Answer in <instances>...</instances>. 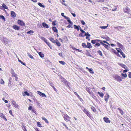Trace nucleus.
I'll return each instance as SVG.
<instances>
[{"instance_id": "obj_1", "label": "nucleus", "mask_w": 131, "mask_h": 131, "mask_svg": "<svg viewBox=\"0 0 131 131\" xmlns=\"http://www.w3.org/2000/svg\"><path fill=\"white\" fill-rule=\"evenodd\" d=\"M1 40L6 45H8V42H10V40H8L6 38H5L3 37L1 38Z\"/></svg>"}, {"instance_id": "obj_2", "label": "nucleus", "mask_w": 131, "mask_h": 131, "mask_svg": "<svg viewBox=\"0 0 131 131\" xmlns=\"http://www.w3.org/2000/svg\"><path fill=\"white\" fill-rule=\"evenodd\" d=\"M63 117L64 119L66 121H70V123H72V122L71 121H70V119H71V118L69 116L66 114H64L63 116Z\"/></svg>"}, {"instance_id": "obj_3", "label": "nucleus", "mask_w": 131, "mask_h": 131, "mask_svg": "<svg viewBox=\"0 0 131 131\" xmlns=\"http://www.w3.org/2000/svg\"><path fill=\"white\" fill-rule=\"evenodd\" d=\"M113 77L115 79L117 80L118 81L120 82L122 81V79L121 77L118 75H114L113 76Z\"/></svg>"}, {"instance_id": "obj_4", "label": "nucleus", "mask_w": 131, "mask_h": 131, "mask_svg": "<svg viewBox=\"0 0 131 131\" xmlns=\"http://www.w3.org/2000/svg\"><path fill=\"white\" fill-rule=\"evenodd\" d=\"M83 111L90 118L91 117V116L89 112L86 108H84V110H83Z\"/></svg>"}, {"instance_id": "obj_5", "label": "nucleus", "mask_w": 131, "mask_h": 131, "mask_svg": "<svg viewBox=\"0 0 131 131\" xmlns=\"http://www.w3.org/2000/svg\"><path fill=\"white\" fill-rule=\"evenodd\" d=\"M124 12L125 13H127V14H129V12L130 11V9L127 6H125L123 8Z\"/></svg>"}, {"instance_id": "obj_6", "label": "nucleus", "mask_w": 131, "mask_h": 131, "mask_svg": "<svg viewBox=\"0 0 131 131\" xmlns=\"http://www.w3.org/2000/svg\"><path fill=\"white\" fill-rule=\"evenodd\" d=\"M17 23L19 25L21 26H25V23L23 21L20 20H18Z\"/></svg>"}, {"instance_id": "obj_7", "label": "nucleus", "mask_w": 131, "mask_h": 131, "mask_svg": "<svg viewBox=\"0 0 131 131\" xmlns=\"http://www.w3.org/2000/svg\"><path fill=\"white\" fill-rule=\"evenodd\" d=\"M37 92L38 94H39L40 96L43 97H46V96L45 94L44 93H42L39 91H37Z\"/></svg>"}, {"instance_id": "obj_8", "label": "nucleus", "mask_w": 131, "mask_h": 131, "mask_svg": "<svg viewBox=\"0 0 131 131\" xmlns=\"http://www.w3.org/2000/svg\"><path fill=\"white\" fill-rule=\"evenodd\" d=\"M103 119L104 121L107 123H109L111 122L110 120H109V119L108 118L104 117Z\"/></svg>"}, {"instance_id": "obj_9", "label": "nucleus", "mask_w": 131, "mask_h": 131, "mask_svg": "<svg viewBox=\"0 0 131 131\" xmlns=\"http://www.w3.org/2000/svg\"><path fill=\"white\" fill-rule=\"evenodd\" d=\"M118 64L120 66L124 68V69H126L127 68V67L123 63H118Z\"/></svg>"}, {"instance_id": "obj_10", "label": "nucleus", "mask_w": 131, "mask_h": 131, "mask_svg": "<svg viewBox=\"0 0 131 131\" xmlns=\"http://www.w3.org/2000/svg\"><path fill=\"white\" fill-rule=\"evenodd\" d=\"M0 117H1V118H3L4 119L5 121H7V119L5 118V116L2 113H0Z\"/></svg>"}, {"instance_id": "obj_11", "label": "nucleus", "mask_w": 131, "mask_h": 131, "mask_svg": "<svg viewBox=\"0 0 131 131\" xmlns=\"http://www.w3.org/2000/svg\"><path fill=\"white\" fill-rule=\"evenodd\" d=\"M109 95L107 93L106 94V95L104 96L105 97V100L106 101V102H107L108 99L109 97Z\"/></svg>"}, {"instance_id": "obj_12", "label": "nucleus", "mask_w": 131, "mask_h": 131, "mask_svg": "<svg viewBox=\"0 0 131 131\" xmlns=\"http://www.w3.org/2000/svg\"><path fill=\"white\" fill-rule=\"evenodd\" d=\"M13 27L14 29L17 30H19L20 29V27L16 25L13 26Z\"/></svg>"}, {"instance_id": "obj_13", "label": "nucleus", "mask_w": 131, "mask_h": 131, "mask_svg": "<svg viewBox=\"0 0 131 131\" xmlns=\"http://www.w3.org/2000/svg\"><path fill=\"white\" fill-rule=\"evenodd\" d=\"M11 73L12 74V77H16V76L17 75L14 72L13 70L12 69L11 70Z\"/></svg>"}, {"instance_id": "obj_14", "label": "nucleus", "mask_w": 131, "mask_h": 131, "mask_svg": "<svg viewBox=\"0 0 131 131\" xmlns=\"http://www.w3.org/2000/svg\"><path fill=\"white\" fill-rule=\"evenodd\" d=\"M10 13H11V16L12 17L14 18L16 17V14L13 11H12Z\"/></svg>"}, {"instance_id": "obj_15", "label": "nucleus", "mask_w": 131, "mask_h": 131, "mask_svg": "<svg viewBox=\"0 0 131 131\" xmlns=\"http://www.w3.org/2000/svg\"><path fill=\"white\" fill-rule=\"evenodd\" d=\"M74 26L75 29H77V31H79L80 30V28H81L79 25L77 26L76 25H74Z\"/></svg>"}, {"instance_id": "obj_16", "label": "nucleus", "mask_w": 131, "mask_h": 131, "mask_svg": "<svg viewBox=\"0 0 131 131\" xmlns=\"http://www.w3.org/2000/svg\"><path fill=\"white\" fill-rule=\"evenodd\" d=\"M99 40L98 39L92 40L91 41V42L93 44H94L97 42H99Z\"/></svg>"}, {"instance_id": "obj_17", "label": "nucleus", "mask_w": 131, "mask_h": 131, "mask_svg": "<svg viewBox=\"0 0 131 131\" xmlns=\"http://www.w3.org/2000/svg\"><path fill=\"white\" fill-rule=\"evenodd\" d=\"M61 81L64 83L65 84L66 83H67V81L65 79H64L63 77H61Z\"/></svg>"}, {"instance_id": "obj_18", "label": "nucleus", "mask_w": 131, "mask_h": 131, "mask_svg": "<svg viewBox=\"0 0 131 131\" xmlns=\"http://www.w3.org/2000/svg\"><path fill=\"white\" fill-rule=\"evenodd\" d=\"M42 25L43 26V27L45 28H48L49 27V26L47 25V24L45 23H42Z\"/></svg>"}, {"instance_id": "obj_19", "label": "nucleus", "mask_w": 131, "mask_h": 131, "mask_svg": "<svg viewBox=\"0 0 131 131\" xmlns=\"http://www.w3.org/2000/svg\"><path fill=\"white\" fill-rule=\"evenodd\" d=\"M84 36H86V39H88V38H89L88 37H90L91 36V35L88 32H87L85 33Z\"/></svg>"}, {"instance_id": "obj_20", "label": "nucleus", "mask_w": 131, "mask_h": 131, "mask_svg": "<svg viewBox=\"0 0 131 131\" xmlns=\"http://www.w3.org/2000/svg\"><path fill=\"white\" fill-rule=\"evenodd\" d=\"M87 45H86V48L90 49L92 48V47L90 43L87 42Z\"/></svg>"}, {"instance_id": "obj_21", "label": "nucleus", "mask_w": 131, "mask_h": 131, "mask_svg": "<svg viewBox=\"0 0 131 131\" xmlns=\"http://www.w3.org/2000/svg\"><path fill=\"white\" fill-rule=\"evenodd\" d=\"M56 41L55 42L56 44L57 45V46H58V47H60V46L61 45V44L60 43V42L59 41L57 40L56 39Z\"/></svg>"}, {"instance_id": "obj_22", "label": "nucleus", "mask_w": 131, "mask_h": 131, "mask_svg": "<svg viewBox=\"0 0 131 131\" xmlns=\"http://www.w3.org/2000/svg\"><path fill=\"white\" fill-rule=\"evenodd\" d=\"M38 54L42 58H43L44 57V54L42 53L41 52H39L38 53Z\"/></svg>"}, {"instance_id": "obj_23", "label": "nucleus", "mask_w": 131, "mask_h": 131, "mask_svg": "<svg viewBox=\"0 0 131 131\" xmlns=\"http://www.w3.org/2000/svg\"><path fill=\"white\" fill-rule=\"evenodd\" d=\"M52 29L54 32L57 33L58 32V30L55 27H53Z\"/></svg>"}, {"instance_id": "obj_24", "label": "nucleus", "mask_w": 131, "mask_h": 131, "mask_svg": "<svg viewBox=\"0 0 131 131\" xmlns=\"http://www.w3.org/2000/svg\"><path fill=\"white\" fill-rule=\"evenodd\" d=\"M34 32V31L33 30H30L29 31H28L27 33L28 34H30V35H32V34H33Z\"/></svg>"}, {"instance_id": "obj_25", "label": "nucleus", "mask_w": 131, "mask_h": 131, "mask_svg": "<svg viewBox=\"0 0 131 131\" xmlns=\"http://www.w3.org/2000/svg\"><path fill=\"white\" fill-rule=\"evenodd\" d=\"M117 45L120 48L122 49L123 48V45H122L121 43H120L118 42H117Z\"/></svg>"}, {"instance_id": "obj_26", "label": "nucleus", "mask_w": 131, "mask_h": 131, "mask_svg": "<svg viewBox=\"0 0 131 131\" xmlns=\"http://www.w3.org/2000/svg\"><path fill=\"white\" fill-rule=\"evenodd\" d=\"M97 93L99 94L100 96L102 98H103L104 96V94L102 92H97Z\"/></svg>"}, {"instance_id": "obj_27", "label": "nucleus", "mask_w": 131, "mask_h": 131, "mask_svg": "<svg viewBox=\"0 0 131 131\" xmlns=\"http://www.w3.org/2000/svg\"><path fill=\"white\" fill-rule=\"evenodd\" d=\"M117 109L119 110V112L122 115H123V114L124 113L122 109L119 107Z\"/></svg>"}, {"instance_id": "obj_28", "label": "nucleus", "mask_w": 131, "mask_h": 131, "mask_svg": "<svg viewBox=\"0 0 131 131\" xmlns=\"http://www.w3.org/2000/svg\"><path fill=\"white\" fill-rule=\"evenodd\" d=\"M114 52L117 56L120 57H121V56L118 53V52H117L116 50H114Z\"/></svg>"}, {"instance_id": "obj_29", "label": "nucleus", "mask_w": 131, "mask_h": 131, "mask_svg": "<svg viewBox=\"0 0 131 131\" xmlns=\"http://www.w3.org/2000/svg\"><path fill=\"white\" fill-rule=\"evenodd\" d=\"M67 20L68 22L71 24L72 25L73 23L71 21L70 19V18L69 17L67 19Z\"/></svg>"}, {"instance_id": "obj_30", "label": "nucleus", "mask_w": 131, "mask_h": 131, "mask_svg": "<svg viewBox=\"0 0 131 131\" xmlns=\"http://www.w3.org/2000/svg\"><path fill=\"white\" fill-rule=\"evenodd\" d=\"M2 7L4 8L5 9H7L8 8V7L6 6V5L5 4H2Z\"/></svg>"}, {"instance_id": "obj_31", "label": "nucleus", "mask_w": 131, "mask_h": 131, "mask_svg": "<svg viewBox=\"0 0 131 131\" xmlns=\"http://www.w3.org/2000/svg\"><path fill=\"white\" fill-rule=\"evenodd\" d=\"M41 39L42 40L44 41L46 43L47 42V40L43 37H42L41 38Z\"/></svg>"}, {"instance_id": "obj_32", "label": "nucleus", "mask_w": 131, "mask_h": 131, "mask_svg": "<svg viewBox=\"0 0 131 131\" xmlns=\"http://www.w3.org/2000/svg\"><path fill=\"white\" fill-rule=\"evenodd\" d=\"M97 53L101 56H103L102 52L100 50H98V51H97Z\"/></svg>"}, {"instance_id": "obj_33", "label": "nucleus", "mask_w": 131, "mask_h": 131, "mask_svg": "<svg viewBox=\"0 0 131 131\" xmlns=\"http://www.w3.org/2000/svg\"><path fill=\"white\" fill-rule=\"evenodd\" d=\"M38 5L42 7V8H45V6L43 5H42L41 3H38Z\"/></svg>"}, {"instance_id": "obj_34", "label": "nucleus", "mask_w": 131, "mask_h": 131, "mask_svg": "<svg viewBox=\"0 0 131 131\" xmlns=\"http://www.w3.org/2000/svg\"><path fill=\"white\" fill-rule=\"evenodd\" d=\"M42 119L44 120L45 122L47 123H48V121L47 120L45 117H42Z\"/></svg>"}, {"instance_id": "obj_35", "label": "nucleus", "mask_w": 131, "mask_h": 131, "mask_svg": "<svg viewBox=\"0 0 131 131\" xmlns=\"http://www.w3.org/2000/svg\"><path fill=\"white\" fill-rule=\"evenodd\" d=\"M50 40L53 43H55L56 42L55 41L53 38H49Z\"/></svg>"}, {"instance_id": "obj_36", "label": "nucleus", "mask_w": 131, "mask_h": 131, "mask_svg": "<svg viewBox=\"0 0 131 131\" xmlns=\"http://www.w3.org/2000/svg\"><path fill=\"white\" fill-rule=\"evenodd\" d=\"M27 54H28V57H30V58H31L32 59H34L33 57L31 55V54H30V53H27Z\"/></svg>"}, {"instance_id": "obj_37", "label": "nucleus", "mask_w": 131, "mask_h": 131, "mask_svg": "<svg viewBox=\"0 0 131 131\" xmlns=\"http://www.w3.org/2000/svg\"><path fill=\"white\" fill-rule=\"evenodd\" d=\"M91 108L94 112H95L96 111V110L95 108L93 106H92L91 107Z\"/></svg>"}, {"instance_id": "obj_38", "label": "nucleus", "mask_w": 131, "mask_h": 131, "mask_svg": "<svg viewBox=\"0 0 131 131\" xmlns=\"http://www.w3.org/2000/svg\"><path fill=\"white\" fill-rule=\"evenodd\" d=\"M12 103L14 105V106L15 107H17V106H18V105L14 101H13L12 102Z\"/></svg>"}, {"instance_id": "obj_39", "label": "nucleus", "mask_w": 131, "mask_h": 131, "mask_svg": "<svg viewBox=\"0 0 131 131\" xmlns=\"http://www.w3.org/2000/svg\"><path fill=\"white\" fill-rule=\"evenodd\" d=\"M89 71L90 73H91L93 74L94 73V72L93 71V69L92 68L90 69H89Z\"/></svg>"}, {"instance_id": "obj_40", "label": "nucleus", "mask_w": 131, "mask_h": 131, "mask_svg": "<svg viewBox=\"0 0 131 131\" xmlns=\"http://www.w3.org/2000/svg\"><path fill=\"white\" fill-rule=\"evenodd\" d=\"M120 54L121 55H122V56L124 58H125V56L124 53L122 51H121L120 52Z\"/></svg>"}, {"instance_id": "obj_41", "label": "nucleus", "mask_w": 131, "mask_h": 131, "mask_svg": "<svg viewBox=\"0 0 131 131\" xmlns=\"http://www.w3.org/2000/svg\"><path fill=\"white\" fill-rule=\"evenodd\" d=\"M107 26H100V27L101 29H105L107 28Z\"/></svg>"}, {"instance_id": "obj_42", "label": "nucleus", "mask_w": 131, "mask_h": 131, "mask_svg": "<svg viewBox=\"0 0 131 131\" xmlns=\"http://www.w3.org/2000/svg\"><path fill=\"white\" fill-rule=\"evenodd\" d=\"M59 62L63 65H64L66 64L65 62L62 61H59Z\"/></svg>"}, {"instance_id": "obj_43", "label": "nucleus", "mask_w": 131, "mask_h": 131, "mask_svg": "<svg viewBox=\"0 0 131 131\" xmlns=\"http://www.w3.org/2000/svg\"><path fill=\"white\" fill-rule=\"evenodd\" d=\"M99 42H100V43H101L103 46H104L105 45V44L103 43V41H102L101 40H99Z\"/></svg>"}, {"instance_id": "obj_44", "label": "nucleus", "mask_w": 131, "mask_h": 131, "mask_svg": "<svg viewBox=\"0 0 131 131\" xmlns=\"http://www.w3.org/2000/svg\"><path fill=\"white\" fill-rule=\"evenodd\" d=\"M82 46L84 48H86V45L85 43H82Z\"/></svg>"}, {"instance_id": "obj_45", "label": "nucleus", "mask_w": 131, "mask_h": 131, "mask_svg": "<svg viewBox=\"0 0 131 131\" xmlns=\"http://www.w3.org/2000/svg\"><path fill=\"white\" fill-rule=\"evenodd\" d=\"M0 18L1 19H3L4 20V21L5 20V18L2 15H0Z\"/></svg>"}, {"instance_id": "obj_46", "label": "nucleus", "mask_w": 131, "mask_h": 131, "mask_svg": "<svg viewBox=\"0 0 131 131\" xmlns=\"http://www.w3.org/2000/svg\"><path fill=\"white\" fill-rule=\"evenodd\" d=\"M18 61L21 63V64H23V65H25V66L26 65V64L25 63H24L23 62H22L21 60H19V59H18Z\"/></svg>"}, {"instance_id": "obj_47", "label": "nucleus", "mask_w": 131, "mask_h": 131, "mask_svg": "<svg viewBox=\"0 0 131 131\" xmlns=\"http://www.w3.org/2000/svg\"><path fill=\"white\" fill-rule=\"evenodd\" d=\"M100 45V43L99 42H97L94 45V46L95 47H96L97 46H99Z\"/></svg>"}, {"instance_id": "obj_48", "label": "nucleus", "mask_w": 131, "mask_h": 131, "mask_svg": "<svg viewBox=\"0 0 131 131\" xmlns=\"http://www.w3.org/2000/svg\"><path fill=\"white\" fill-rule=\"evenodd\" d=\"M116 49L118 53H120L122 51V50L120 48H116Z\"/></svg>"}, {"instance_id": "obj_49", "label": "nucleus", "mask_w": 131, "mask_h": 131, "mask_svg": "<svg viewBox=\"0 0 131 131\" xmlns=\"http://www.w3.org/2000/svg\"><path fill=\"white\" fill-rule=\"evenodd\" d=\"M125 78L127 77V75L126 73L123 74L122 73L121 74Z\"/></svg>"}, {"instance_id": "obj_50", "label": "nucleus", "mask_w": 131, "mask_h": 131, "mask_svg": "<svg viewBox=\"0 0 131 131\" xmlns=\"http://www.w3.org/2000/svg\"><path fill=\"white\" fill-rule=\"evenodd\" d=\"M22 128L24 131H27L24 125H22Z\"/></svg>"}, {"instance_id": "obj_51", "label": "nucleus", "mask_w": 131, "mask_h": 131, "mask_svg": "<svg viewBox=\"0 0 131 131\" xmlns=\"http://www.w3.org/2000/svg\"><path fill=\"white\" fill-rule=\"evenodd\" d=\"M0 83L2 84H4V81L2 79H1L0 81Z\"/></svg>"}, {"instance_id": "obj_52", "label": "nucleus", "mask_w": 131, "mask_h": 131, "mask_svg": "<svg viewBox=\"0 0 131 131\" xmlns=\"http://www.w3.org/2000/svg\"><path fill=\"white\" fill-rule=\"evenodd\" d=\"M80 31L82 32V34L84 33L85 34V32L84 30H82V28H80Z\"/></svg>"}, {"instance_id": "obj_53", "label": "nucleus", "mask_w": 131, "mask_h": 131, "mask_svg": "<svg viewBox=\"0 0 131 131\" xmlns=\"http://www.w3.org/2000/svg\"><path fill=\"white\" fill-rule=\"evenodd\" d=\"M65 84L66 86H68L69 88H70L69 85L70 84V83L68 81L67 82V83H65Z\"/></svg>"}, {"instance_id": "obj_54", "label": "nucleus", "mask_w": 131, "mask_h": 131, "mask_svg": "<svg viewBox=\"0 0 131 131\" xmlns=\"http://www.w3.org/2000/svg\"><path fill=\"white\" fill-rule=\"evenodd\" d=\"M37 123V126L38 127H41V125L40 123L39 122H38Z\"/></svg>"}, {"instance_id": "obj_55", "label": "nucleus", "mask_w": 131, "mask_h": 131, "mask_svg": "<svg viewBox=\"0 0 131 131\" xmlns=\"http://www.w3.org/2000/svg\"><path fill=\"white\" fill-rule=\"evenodd\" d=\"M80 22L82 25H84L85 24V22L83 20H81L80 21Z\"/></svg>"}, {"instance_id": "obj_56", "label": "nucleus", "mask_w": 131, "mask_h": 131, "mask_svg": "<svg viewBox=\"0 0 131 131\" xmlns=\"http://www.w3.org/2000/svg\"><path fill=\"white\" fill-rule=\"evenodd\" d=\"M25 94L27 96H28L29 95V93H28L27 91H24V92Z\"/></svg>"}, {"instance_id": "obj_57", "label": "nucleus", "mask_w": 131, "mask_h": 131, "mask_svg": "<svg viewBox=\"0 0 131 131\" xmlns=\"http://www.w3.org/2000/svg\"><path fill=\"white\" fill-rule=\"evenodd\" d=\"M50 85L52 87V88H53V89H54V90H55V91H56V89L54 88V86H53V85H52V84H53L52 83H50Z\"/></svg>"}, {"instance_id": "obj_58", "label": "nucleus", "mask_w": 131, "mask_h": 131, "mask_svg": "<svg viewBox=\"0 0 131 131\" xmlns=\"http://www.w3.org/2000/svg\"><path fill=\"white\" fill-rule=\"evenodd\" d=\"M32 107L31 106H30L28 108V110H32Z\"/></svg>"}, {"instance_id": "obj_59", "label": "nucleus", "mask_w": 131, "mask_h": 131, "mask_svg": "<svg viewBox=\"0 0 131 131\" xmlns=\"http://www.w3.org/2000/svg\"><path fill=\"white\" fill-rule=\"evenodd\" d=\"M63 124V125L65 126V127L67 129H68V127H67L66 125L64 123H62Z\"/></svg>"}, {"instance_id": "obj_60", "label": "nucleus", "mask_w": 131, "mask_h": 131, "mask_svg": "<svg viewBox=\"0 0 131 131\" xmlns=\"http://www.w3.org/2000/svg\"><path fill=\"white\" fill-rule=\"evenodd\" d=\"M128 77L129 78H131V72H129Z\"/></svg>"}, {"instance_id": "obj_61", "label": "nucleus", "mask_w": 131, "mask_h": 131, "mask_svg": "<svg viewBox=\"0 0 131 131\" xmlns=\"http://www.w3.org/2000/svg\"><path fill=\"white\" fill-rule=\"evenodd\" d=\"M82 33H80L79 35V36H81V37H84V35Z\"/></svg>"}, {"instance_id": "obj_62", "label": "nucleus", "mask_w": 131, "mask_h": 131, "mask_svg": "<svg viewBox=\"0 0 131 131\" xmlns=\"http://www.w3.org/2000/svg\"><path fill=\"white\" fill-rule=\"evenodd\" d=\"M86 55L88 56H90V57H92V56L89 52H88V53H87Z\"/></svg>"}, {"instance_id": "obj_63", "label": "nucleus", "mask_w": 131, "mask_h": 131, "mask_svg": "<svg viewBox=\"0 0 131 131\" xmlns=\"http://www.w3.org/2000/svg\"><path fill=\"white\" fill-rule=\"evenodd\" d=\"M56 22V21H54L52 22V24L53 25L55 26L56 25V24L55 23Z\"/></svg>"}, {"instance_id": "obj_64", "label": "nucleus", "mask_w": 131, "mask_h": 131, "mask_svg": "<svg viewBox=\"0 0 131 131\" xmlns=\"http://www.w3.org/2000/svg\"><path fill=\"white\" fill-rule=\"evenodd\" d=\"M72 25L71 24V25L69 24V25L68 26H67V27H68V28H71V27L72 28L73 27H72Z\"/></svg>"}]
</instances>
